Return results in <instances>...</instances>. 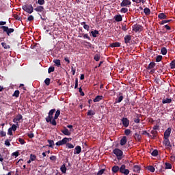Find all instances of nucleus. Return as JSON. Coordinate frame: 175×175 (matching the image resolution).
Wrapping results in <instances>:
<instances>
[{"label": "nucleus", "mask_w": 175, "mask_h": 175, "mask_svg": "<svg viewBox=\"0 0 175 175\" xmlns=\"http://www.w3.org/2000/svg\"><path fill=\"white\" fill-rule=\"evenodd\" d=\"M55 112V109H51L49 112V116L45 118L46 122H49L53 126L57 125V121L55 119H53V116H54V113Z\"/></svg>", "instance_id": "obj_1"}, {"label": "nucleus", "mask_w": 175, "mask_h": 175, "mask_svg": "<svg viewBox=\"0 0 175 175\" xmlns=\"http://www.w3.org/2000/svg\"><path fill=\"white\" fill-rule=\"evenodd\" d=\"M22 9L27 13H29V14L33 13V7L32 6V4L24 5L22 6Z\"/></svg>", "instance_id": "obj_2"}, {"label": "nucleus", "mask_w": 175, "mask_h": 175, "mask_svg": "<svg viewBox=\"0 0 175 175\" xmlns=\"http://www.w3.org/2000/svg\"><path fill=\"white\" fill-rule=\"evenodd\" d=\"M0 29H3V32H6L7 35L10 36V33L14 32V29L10 28L8 26H1Z\"/></svg>", "instance_id": "obj_3"}, {"label": "nucleus", "mask_w": 175, "mask_h": 175, "mask_svg": "<svg viewBox=\"0 0 175 175\" xmlns=\"http://www.w3.org/2000/svg\"><path fill=\"white\" fill-rule=\"evenodd\" d=\"M113 154H115V155L117 157L118 159H119V160L122 159V157L124 152L120 149L115 148L113 150Z\"/></svg>", "instance_id": "obj_4"}, {"label": "nucleus", "mask_w": 175, "mask_h": 175, "mask_svg": "<svg viewBox=\"0 0 175 175\" xmlns=\"http://www.w3.org/2000/svg\"><path fill=\"white\" fill-rule=\"evenodd\" d=\"M120 172L122 173V174L128 175L129 174V170L126 169V166L123 164L120 167Z\"/></svg>", "instance_id": "obj_5"}, {"label": "nucleus", "mask_w": 175, "mask_h": 175, "mask_svg": "<svg viewBox=\"0 0 175 175\" xmlns=\"http://www.w3.org/2000/svg\"><path fill=\"white\" fill-rule=\"evenodd\" d=\"M133 31H134V32H142V31H143V26L137 24L133 25Z\"/></svg>", "instance_id": "obj_6"}, {"label": "nucleus", "mask_w": 175, "mask_h": 175, "mask_svg": "<svg viewBox=\"0 0 175 175\" xmlns=\"http://www.w3.org/2000/svg\"><path fill=\"white\" fill-rule=\"evenodd\" d=\"M131 4H132V2H131V1L123 0L122 1V3H120V6H121V8H125V7L129 8V6H131Z\"/></svg>", "instance_id": "obj_7"}, {"label": "nucleus", "mask_w": 175, "mask_h": 175, "mask_svg": "<svg viewBox=\"0 0 175 175\" xmlns=\"http://www.w3.org/2000/svg\"><path fill=\"white\" fill-rule=\"evenodd\" d=\"M123 126L128 128L129 126V120L126 118H122L121 120Z\"/></svg>", "instance_id": "obj_8"}, {"label": "nucleus", "mask_w": 175, "mask_h": 175, "mask_svg": "<svg viewBox=\"0 0 175 175\" xmlns=\"http://www.w3.org/2000/svg\"><path fill=\"white\" fill-rule=\"evenodd\" d=\"M21 120H23V115L18 114L13 119V122L16 124L17 126H18V121Z\"/></svg>", "instance_id": "obj_9"}, {"label": "nucleus", "mask_w": 175, "mask_h": 175, "mask_svg": "<svg viewBox=\"0 0 175 175\" xmlns=\"http://www.w3.org/2000/svg\"><path fill=\"white\" fill-rule=\"evenodd\" d=\"M66 140H68L67 139H66V137H64V138H63L62 140H60V141H58L57 142H56V145L57 146H64V144H66H66H67V143L68 142H66Z\"/></svg>", "instance_id": "obj_10"}, {"label": "nucleus", "mask_w": 175, "mask_h": 175, "mask_svg": "<svg viewBox=\"0 0 175 175\" xmlns=\"http://www.w3.org/2000/svg\"><path fill=\"white\" fill-rule=\"evenodd\" d=\"M163 144L167 148H172V144H170V140H169V138H164Z\"/></svg>", "instance_id": "obj_11"}, {"label": "nucleus", "mask_w": 175, "mask_h": 175, "mask_svg": "<svg viewBox=\"0 0 175 175\" xmlns=\"http://www.w3.org/2000/svg\"><path fill=\"white\" fill-rule=\"evenodd\" d=\"M131 40H132V36H131V35H126L124 36V43L126 44H129V43H131Z\"/></svg>", "instance_id": "obj_12"}, {"label": "nucleus", "mask_w": 175, "mask_h": 175, "mask_svg": "<svg viewBox=\"0 0 175 175\" xmlns=\"http://www.w3.org/2000/svg\"><path fill=\"white\" fill-rule=\"evenodd\" d=\"M62 133H64L65 136H70L72 135V133L69 131V130L66 127H64L63 130H61Z\"/></svg>", "instance_id": "obj_13"}, {"label": "nucleus", "mask_w": 175, "mask_h": 175, "mask_svg": "<svg viewBox=\"0 0 175 175\" xmlns=\"http://www.w3.org/2000/svg\"><path fill=\"white\" fill-rule=\"evenodd\" d=\"M171 133H172V129L171 128H168L164 132V138H169Z\"/></svg>", "instance_id": "obj_14"}, {"label": "nucleus", "mask_w": 175, "mask_h": 175, "mask_svg": "<svg viewBox=\"0 0 175 175\" xmlns=\"http://www.w3.org/2000/svg\"><path fill=\"white\" fill-rule=\"evenodd\" d=\"M80 152H81V146H77L75 148L74 154H75V155H79V154H80Z\"/></svg>", "instance_id": "obj_15"}, {"label": "nucleus", "mask_w": 175, "mask_h": 175, "mask_svg": "<svg viewBox=\"0 0 175 175\" xmlns=\"http://www.w3.org/2000/svg\"><path fill=\"white\" fill-rule=\"evenodd\" d=\"M140 114L139 113H136L134 118V122H135V124H139L140 123Z\"/></svg>", "instance_id": "obj_16"}, {"label": "nucleus", "mask_w": 175, "mask_h": 175, "mask_svg": "<svg viewBox=\"0 0 175 175\" xmlns=\"http://www.w3.org/2000/svg\"><path fill=\"white\" fill-rule=\"evenodd\" d=\"M150 133L152 135V137H150L151 139H155L157 136H158V131L157 130H152Z\"/></svg>", "instance_id": "obj_17"}, {"label": "nucleus", "mask_w": 175, "mask_h": 175, "mask_svg": "<svg viewBox=\"0 0 175 175\" xmlns=\"http://www.w3.org/2000/svg\"><path fill=\"white\" fill-rule=\"evenodd\" d=\"M134 138L137 142H142V135L137 133L134 134Z\"/></svg>", "instance_id": "obj_18"}, {"label": "nucleus", "mask_w": 175, "mask_h": 175, "mask_svg": "<svg viewBox=\"0 0 175 175\" xmlns=\"http://www.w3.org/2000/svg\"><path fill=\"white\" fill-rule=\"evenodd\" d=\"M114 19L117 23H121V21H122V16H121L120 14L116 15L114 16Z\"/></svg>", "instance_id": "obj_19"}, {"label": "nucleus", "mask_w": 175, "mask_h": 175, "mask_svg": "<svg viewBox=\"0 0 175 175\" xmlns=\"http://www.w3.org/2000/svg\"><path fill=\"white\" fill-rule=\"evenodd\" d=\"M126 142H128L126 137V136L122 137V138L120 140V146H125V144H126Z\"/></svg>", "instance_id": "obj_20"}, {"label": "nucleus", "mask_w": 175, "mask_h": 175, "mask_svg": "<svg viewBox=\"0 0 175 175\" xmlns=\"http://www.w3.org/2000/svg\"><path fill=\"white\" fill-rule=\"evenodd\" d=\"M155 65H157V64H155V62H150V63L148 64V67L146 68V69H147L148 70H150V69H153V68H155Z\"/></svg>", "instance_id": "obj_21"}, {"label": "nucleus", "mask_w": 175, "mask_h": 175, "mask_svg": "<svg viewBox=\"0 0 175 175\" xmlns=\"http://www.w3.org/2000/svg\"><path fill=\"white\" fill-rule=\"evenodd\" d=\"M82 44H83V46H85V47H86L87 49H91V47H92V44L87 41H83V43H82Z\"/></svg>", "instance_id": "obj_22"}, {"label": "nucleus", "mask_w": 175, "mask_h": 175, "mask_svg": "<svg viewBox=\"0 0 175 175\" xmlns=\"http://www.w3.org/2000/svg\"><path fill=\"white\" fill-rule=\"evenodd\" d=\"M109 47H121V43L118 42H116L110 44Z\"/></svg>", "instance_id": "obj_23"}, {"label": "nucleus", "mask_w": 175, "mask_h": 175, "mask_svg": "<svg viewBox=\"0 0 175 175\" xmlns=\"http://www.w3.org/2000/svg\"><path fill=\"white\" fill-rule=\"evenodd\" d=\"M158 18H160V20H165L167 18V16H166L165 13H160L158 14Z\"/></svg>", "instance_id": "obj_24"}, {"label": "nucleus", "mask_w": 175, "mask_h": 175, "mask_svg": "<svg viewBox=\"0 0 175 175\" xmlns=\"http://www.w3.org/2000/svg\"><path fill=\"white\" fill-rule=\"evenodd\" d=\"M35 12H44V7L42 6V5H39L37 8H34Z\"/></svg>", "instance_id": "obj_25"}, {"label": "nucleus", "mask_w": 175, "mask_h": 175, "mask_svg": "<svg viewBox=\"0 0 175 175\" xmlns=\"http://www.w3.org/2000/svg\"><path fill=\"white\" fill-rule=\"evenodd\" d=\"M120 167H118V165H114L113 167H112V172L113 173H118V172H120Z\"/></svg>", "instance_id": "obj_26"}, {"label": "nucleus", "mask_w": 175, "mask_h": 175, "mask_svg": "<svg viewBox=\"0 0 175 175\" xmlns=\"http://www.w3.org/2000/svg\"><path fill=\"white\" fill-rule=\"evenodd\" d=\"M166 103H172V98H163L162 100V104L166 105Z\"/></svg>", "instance_id": "obj_27"}, {"label": "nucleus", "mask_w": 175, "mask_h": 175, "mask_svg": "<svg viewBox=\"0 0 175 175\" xmlns=\"http://www.w3.org/2000/svg\"><path fill=\"white\" fill-rule=\"evenodd\" d=\"M102 99H103V96H97L93 100V102H94V103L100 102V100H102Z\"/></svg>", "instance_id": "obj_28"}, {"label": "nucleus", "mask_w": 175, "mask_h": 175, "mask_svg": "<svg viewBox=\"0 0 175 175\" xmlns=\"http://www.w3.org/2000/svg\"><path fill=\"white\" fill-rule=\"evenodd\" d=\"M119 95L120 96H119L118 100L116 99V103H121V102H122V100L124 99V96H122V93H120Z\"/></svg>", "instance_id": "obj_29"}, {"label": "nucleus", "mask_w": 175, "mask_h": 175, "mask_svg": "<svg viewBox=\"0 0 175 175\" xmlns=\"http://www.w3.org/2000/svg\"><path fill=\"white\" fill-rule=\"evenodd\" d=\"M144 12L145 13L146 16H150V14H151V10H150L148 8H145Z\"/></svg>", "instance_id": "obj_30"}, {"label": "nucleus", "mask_w": 175, "mask_h": 175, "mask_svg": "<svg viewBox=\"0 0 175 175\" xmlns=\"http://www.w3.org/2000/svg\"><path fill=\"white\" fill-rule=\"evenodd\" d=\"M90 33L92 34L93 38H96L98 36V35H99V31H98V30L92 31L90 32Z\"/></svg>", "instance_id": "obj_31"}, {"label": "nucleus", "mask_w": 175, "mask_h": 175, "mask_svg": "<svg viewBox=\"0 0 175 175\" xmlns=\"http://www.w3.org/2000/svg\"><path fill=\"white\" fill-rule=\"evenodd\" d=\"M59 114H61V111H59V109H57L53 118V120H55V121L59 117Z\"/></svg>", "instance_id": "obj_32"}, {"label": "nucleus", "mask_w": 175, "mask_h": 175, "mask_svg": "<svg viewBox=\"0 0 175 175\" xmlns=\"http://www.w3.org/2000/svg\"><path fill=\"white\" fill-rule=\"evenodd\" d=\"M54 64H55L56 66L59 68L61 66V60L59 59H55L53 60Z\"/></svg>", "instance_id": "obj_33"}, {"label": "nucleus", "mask_w": 175, "mask_h": 175, "mask_svg": "<svg viewBox=\"0 0 175 175\" xmlns=\"http://www.w3.org/2000/svg\"><path fill=\"white\" fill-rule=\"evenodd\" d=\"M133 172L139 173V172H140V167L139 165H134Z\"/></svg>", "instance_id": "obj_34"}, {"label": "nucleus", "mask_w": 175, "mask_h": 175, "mask_svg": "<svg viewBox=\"0 0 175 175\" xmlns=\"http://www.w3.org/2000/svg\"><path fill=\"white\" fill-rule=\"evenodd\" d=\"M48 143H49V147H51V148H54V141L53 140L48 139Z\"/></svg>", "instance_id": "obj_35"}, {"label": "nucleus", "mask_w": 175, "mask_h": 175, "mask_svg": "<svg viewBox=\"0 0 175 175\" xmlns=\"http://www.w3.org/2000/svg\"><path fill=\"white\" fill-rule=\"evenodd\" d=\"M161 53L163 55H166V54H167V49H166L165 47H163L161 50Z\"/></svg>", "instance_id": "obj_36"}, {"label": "nucleus", "mask_w": 175, "mask_h": 175, "mask_svg": "<svg viewBox=\"0 0 175 175\" xmlns=\"http://www.w3.org/2000/svg\"><path fill=\"white\" fill-rule=\"evenodd\" d=\"M60 170H61V172H62L63 173H66V166L65 165V164H63V165L61 166Z\"/></svg>", "instance_id": "obj_37"}, {"label": "nucleus", "mask_w": 175, "mask_h": 175, "mask_svg": "<svg viewBox=\"0 0 175 175\" xmlns=\"http://www.w3.org/2000/svg\"><path fill=\"white\" fill-rule=\"evenodd\" d=\"M94 59H95L96 62H99V59H100V55L99 54L94 55Z\"/></svg>", "instance_id": "obj_38"}, {"label": "nucleus", "mask_w": 175, "mask_h": 175, "mask_svg": "<svg viewBox=\"0 0 175 175\" xmlns=\"http://www.w3.org/2000/svg\"><path fill=\"white\" fill-rule=\"evenodd\" d=\"M151 155H152V157H158V150L154 149V150L152 152Z\"/></svg>", "instance_id": "obj_39"}, {"label": "nucleus", "mask_w": 175, "mask_h": 175, "mask_svg": "<svg viewBox=\"0 0 175 175\" xmlns=\"http://www.w3.org/2000/svg\"><path fill=\"white\" fill-rule=\"evenodd\" d=\"M170 66L171 69H175V59L172 61V62L170 64Z\"/></svg>", "instance_id": "obj_40"}, {"label": "nucleus", "mask_w": 175, "mask_h": 175, "mask_svg": "<svg viewBox=\"0 0 175 175\" xmlns=\"http://www.w3.org/2000/svg\"><path fill=\"white\" fill-rule=\"evenodd\" d=\"M142 135H145L146 136H148V137H152V135H151L147 131H143Z\"/></svg>", "instance_id": "obj_41"}, {"label": "nucleus", "mask_w": 175, "mask_h": 175, "mask_svg": "<svg viewBox=\"0 0 175 175\" xmlns=\"http://www.w3.org/2000/svg\"><path fill=\"white\" fill-rule=\"evenodd\" d=\"M170 21H172V19H170V20H163L161 22H160L159 24H161V25H163L164 24H166L167 23H170Z\"/></svg>", "instance_id": "obj_42"}, {"label": "nucleus", "mask_w": 175, "mask_h": 175, "mask_svg": "<svg viewBox=\"0 0 175 175\" xmlns=\"http://www.w3.org/2000/svg\"><path fill=\"white\" fill-rule=\"evenodd\" d=\"M1 46L2 47H3V49H10V46L7 45L5 42H2Z\"/></svg>", "instance_id": "obj_43"}, {"label": "nucleus", "mask_w": 175, "mask_h": 175, "mask_svg": "<svg viewBox=\"0 0 175 175\" xmlns=\"http://www.w3.org/2000/svg\"><path fill=\"white\" fill-rule=\"evenodd\" d=\"M148 170L152 173H154V172H155V168L152 165L148 166Z\"/></svg>", "instance_id": "obj_44"}, {"label": "nucleus", "mask_w": 175, "mask_h": 175, "mask_svg": "<svg viewBox=\"0 0 175 175\" xmlns=\"http://www.w3.org/2000/svg\"><path fill=\"white\" fill-rule=\"evenodd\" d=\"M12 96H16V98H18V96H20V91L16 90L13 94Z\"/></svg>", "instance_id": "obj_45"}, {"label": "nucleus", "mask_w": 175, "mask_h": 175, "mask_svg": "<svg viewBox=\"0 0 175 175\" xmlns=\"http://www.w3.org/2000/svg\"><path fill=\"white\" fill-rule=\"evenodd\" d=\"M66 147L67 148H75V145L70 144V143H67L66 145Z\"/></svg>", "instance_id": "obj_46"}, {"label": "nucleus", "mask_w": 175, "mask_h": 175, "mask_svg": "<svg viewBox=\"0 0 175 175\" xmlns=\"http://www.w3.org/2000/svg\"><path fill=\"white\" fill-rule=\"evenodd\" d=\"M55 70V68L54 66H51L48 69V73H51V72H54Z\"/></svg>", "instance_id": "obj_47"}, {"label": "nucleus", "mask_w": 175, "mask_h": 175, "mask_svg": "<svg viewBox=\"0 0 175 175\" xmlns=\"http://www.w3.org/2000/svg\"><path fill=\"white\" fill-rule=\"evenodd\" d=\"M88 116H95V111L92 110H88Z\"/></svg>", "instance_id": "obj_48"}, {"label": "nucleus", "mask_w": 175, "mask_h": 175, "mask_svg": "<svg viewBox=\"0 0 175 175\" xmlns=\"http://www.w3.org/2000/svg\"><path fill=\"white\" fill-rule=\"evenodd\" d=\"M162 61V55H158L156 57V62H161Z\"/></svg>", "instance_id": "obj_49"}, {"label": "nucleus", "mask_w": 175, "mask_h": 175, "mask_svg": "<svg viewBox=\"0 0 175 175\" xmlns=\"http://www.w3.org/2000/svg\"><path fill=\"white\" fill-rule=\"evenodd\" d=\"M82 36L85 39H88V40H91V38H90V36H88V34H87V33L82 34Z\"/></svg>", "instance_id": "obj_50"}, {"label": "nucleus", "mask_w": 175, "mask_h": 175, "mask_svg": "<svg viewBox=\"0 0 175 175\" xmlns=\"http://www.w3.org/2000/svg\"><path fill=\"white\" fill-rule=\"evenodd\" d=\"M124 135H126V136H129V135H131V129H126L124 131Z\"/></svg>", "instance_id": "obj_51"}, {"label": "nucleus", "mask_w": 175, "mask_h": 175, "mask_svg": "<svg viewBox=\"0 0 175 175\" xmlns=\"http://www.w3.org/2000/svg\"><path fill=\"white\" fill-rule=\"evenodd\" d=\"M105 170H106L105 169H102V170H99L97 172L96 175H102V174H103V173H105Z\"/></svg>", "instance_id": "obj_52"}, {"label": "nucleus", "mask_w": 175, "mask_h": 175, "mask_svg": "<svg viewBox=\"0 0 175 175\" xmlns=\"http://www.w3.org/2000/svg\"><path fill=\"white\" fill-rule=\"evenodd\" d=\"M50 81H51V79L49 78H46L44 80V83H45L46 85H50Z\"/></svg>", "instance_id": "obj_53"}, {"label": "nucleus", "mask_w": 175, "mask_h": 175, "mask_svg": "<svg viewBox=\"0 0 175 175\" xmlns=\"http://www.w3.org/2000/svg\"><path fill=\"white\" fill-rule=\"evenodd\" d=\"M18 141L21 144H25V140H24L23 138H18Z\"/></svg>", "instance_id": "obj_54"}, {"label": "nucleus", "mask_w": 175, "mask_h": 175, "mask_svg": "<svg viewBox=\"0 0 175 175\" xmlns=\"http://www.w3.org/2000/svg\"><path fill=\"white\" fill-rule=\"evenodd\" d=\"M165 169H172V164H170V163H165Z\"/></svg>", "instance_id": "obj_55"}, {"label": "nucleus", "mask_w": 175, "mask_h": 175, "mask_svg": "<svg viewBox=\"0 0 175 175\" xmlns=\"http://www.w3.org/2000/svg\"><path fill=\"white\" fill-rule=\"evenodd\" d=\"M79 92L81 96H84L85 94L83 92V88H81V87L79 88Z\"/></svg>", "instance_id": "obj_56"}, {"label": "nucleus", "mask_w": 175, "mask_h": 175, "mask_svg": "<svg viewBox=\"0 0 175 175\" xmlns=\"http://www.w3.org/2000/svg\"><path fill=\"white\" fill-rule=\"evenodd\" d=\"M11 129L14 132H16V131H17V126L16 124H12Z\"/></svg>", "instance_id": "obj_57"}, {"label": "nucleus", "mask_w": 175, "mask_h": 175, "mask_svg": "<svg viewBox=\"0 0 175 175\" xmlns=\"http://www.w3.org/2000/svg\"><path fill=\"white\" fill-rule=\"evenodd\" d=\"M30 159L32 161H35V159H36V155L31 154H30Z\"/></svg>", "instance_id": "obj_58"}, {"label": "nucleus", "mask_w": 175, "mask_h": 175, "mask_svg": "<svg viewBox=\"0 0 175 175\" xmlns=\"http://www.w3.org/2000/svg\"><path fill=\"white\" fill-rule=\"evenodd\" d=\"M120 12H121V13H127L128 8H121Z\"/></svg>", "instance_id": "obj_59"}, {"label": "nucleus", "mask_w": 175, "mask_h": 175, "mask_svg": "<svg viewBox=\"0 0 175 175\" xmlns=\"http://www.w3.org/2000/svg\"><path fill=\"white\" fill-rule=\"evenodd\" d=\"M36 3H38V5H44L45 1L44 0H38V2H36Z\"/></svg>", "instance_id": "obj_60"}, {"label": "nucleus", "mask_w": 175, "mask_h": 175, "mask_svg": "<svg viewBox=\"0 0 175 175\" xmlns=\"http://www.w3.org/2000/svg\"><path fill=\"white\" fill-rule=\"evenodd\" d=\"M7 175H18V170H16V174H14V172H8Z\"/></svg>", "instance_id": "obj_61"}, {"label": "nucleus", "mask_w": 175, "mask_h": 175, "mask_svg": "<svg viewBox=\"0 0 175 175\" xmlns=\"http://www.w3.org/2000/svg\"><path fill=\"white\" fill-rule=\"evenodd\" d=\"M33 16L32 15H30L28 18H27V20L28 21H33Z\"/></svg>", "instance_id": "obj_62"}, {"label": "nucleus", "mask_w": 175, "mask_h": 175, "mask_svg": "<svg viewBox=\"0 0 175 175\" xmlns=\"http://www.w3.org/2000/svg\"><path fill=\"white\" fill-rule=\"evenodd\" d=\"M83 28L84 29H86V31H90V25H84Z\"/></svg>", "instance_id": "obj_63"}, {"label": "nucleus", "mask_w": 175, "mask_h": 175, "mask_svg": "<svg viewBox=\"0 0 175 175\" xmlns=\"http://www.w3.org/2000/svg\"><path fill=\"white\" fill-rule=\"evenodd\" d=\"M122 31H124V32L126 31V30L128 29V27H126V25H122Z\"/></svg>", "instance_id": "obj_64"}]
</instances>
